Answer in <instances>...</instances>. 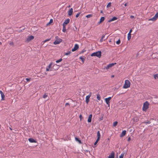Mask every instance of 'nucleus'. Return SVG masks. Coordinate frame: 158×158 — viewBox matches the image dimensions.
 Segmentation results:
<instances>
[{"label":"nucleus","instance_id":"nucleus-1","mask_svg":"<svg viewBox=\"0 0 158 158\" xmlns=\"http://www.w3.org/2000/svg\"><path fill=\"white\" fill-rule=\"evenodd\" d=\"M101 52L100 51H99L96 52H93L92 53L91 56H96L100 58L101 56Z\"/></svg>","mask_w":158,"mask_h":158},{"label":"nucleus","instance_id":"nucleus-2","mask_svg":"<svg viewBox=\"0 0 158 158\" xmlns=\"http://www.w3.org/2000/svg\"><path fill=\"white\" fill-rule=\"evenodd\" d=\"M55 39L56 40L53 43V44L55 45H56L59 44L62 41L61 39H60L57 36H56Z\"/></svg>","mask_w":158,"mask_h":158},{"label":"nucleus","instance_id":"nucleus-3","mask_svg":"<svg viewBox=\"0 0 158 158\" xmlns=\"http://www.w3.org/2000/svg\"><path fill=\"white\" fill-rule=\"evenodd\" d=\"M149 103L147 101L145 102L143 104L142 110L144 111H146L148 108Z\"/></svg>","mask_w":158,"mask_h":158},{"label":"nucleus","instance_id":"nucleus-4","mask_svg":"<svg viewBox=\"0 0 158 158\" xmlns=\"http://www.w3.org/2000/svg\"><path fill=\"white\" fill-rule=\"evenodd\" d=\"M130 83L129 80H126L125 81V83L123 86V88L126 89L130 87Z\"/></svg>","mask_w":158,"mask_h":158},{"label":"nucleus","instance_id":"nucleus-5","mask_svg":"<svg viewBox=\"0 0 158 158\" xmlns=\"http://www.w3.org/2000/svg\"><path fill=\"white\" fill-rule=\"evenodd\" d=\"M91 95L92 93L91 92H90L89 93V94L88 95H87L86 97L85 102L87 104L88 103L89 101V99L90 97L91 96Z\"/></svg>","mask_w":158,"mask_h":158},{"label":"nucleus","instance_id":"nucleus-6","mask_svg":"<svg viewBox=\"0 0 158 158\" xmlns=\"http://www.w3.org/2000/svg\"><path fill=\"white\" fill-rule=\"evenodd\" d=\"M112 97H109L108 98H106L105 99V102L107 105H108V106H110V100L111 99Z\"/></svg>","mask_w":158,"mask_h":158},{"label":"nucleus","instance_id":"nucleus-7","mask_svg":"<svg viewBox=\"0 0 158 158\" xmlns=\"http://www.w3.org/2000/svg\"><path fill=\"white\" fill-rule=\"evenodd\" d=\"M34 38V36L33 35H30L28 36L26 39V41L27 42H29L31 40L33 39Z\"/></svg>","mask_w":158,"mask_h":158},{"label":"nucleus","instance_id":"nucleus-8","mask_svg":"<svg viewBox=\"0 0 158 158\" xmlns=\"http://www.w3.org/2000/svg\"><path fill=\"white\" fill-rule=\"evenodd\" d=\"M116 63H111L109 64L107 66L105 67V69H106V70H107L110 68L111 67L113 66L114 65V64H116Z\"/></svg>","mask_w":158,"mask_h":158},{"label":"nucleus","instance_id":"nucleus-9","mask_svg":"<svg viewBox=\"0 0 158 158\" xmlns=\"http://www.w3.org/2000/svg\"><path fill=\"white\" fill-rule=\"evenodd\" d=\"M78 48H79L78 45L77 44H76L75 45L73 48L72 49V52H74V51H76V50H77V49H78Z\"/></svg>","mask_w":158,"mask_h":158},{"label":"nucleus","instance_id":"nucleus-10","mask_svg":"<svg viewBox=\"0 0 158 158\" xmlns=\"http://www.w3.org/2000/svg\"><path fill=\"white\" fill-rule=\"evenodd\" d=\"M52 65V63H51L48 66H47L46 68V71H51L52 70L51 69H49L51 67V66Z\"/></svg>","mask_w":158,"mask_h":158},{"label":"nucleus","instance_id":"nucleus-11","mask_svg":"<svg viewBox=\"0 0 158 158\" xmlns=\"http://www.w3.org/2000/svg\"><path fill=\"white\" fill-rule=\"evenodd\" d=\"M158 17V12H157L155 15L152 18L150 19L149 20H155Z\"/></svg>","mask_w":158,"mask_h":158},{"label":"nucleus","instance_id":"nucleus-12","mask_svg":"<svg viewBox=\"0 0 158 158\" xmlns=\"http://www.w3.org/2000/svg\"><path fill=\"white\" fill-rule=\"evenodd\" d=\"M70 21V19H66L63 24V26H66V25L69 23Z\"/></svg>","mask_w":158,"mask_h":158},{"label":"nucleus","instance_id":"nucleus-13","mask_svg":"<svg viewBox=\"0 0 158 158\" xmlns=\"http://www.w3.org/2000/svg\"><path fill=\"white\" fill-rule=\"evenodd\" d=\"M114 152L113 151L111 154L109 156L108 158H114Z\"/></svg>","mask_w":158,"mask_h":158},{"label":"nucleus","instance_id":"nucleus-14","mask_svg":"<svg viewBox=\"0 0 158 158\" xmlns=\"http://www.w3.org/2000/svg\"><path fill=\"white\" fill-rule=\"evenodd\" d=\"M0 93L1 94V100H4L5 99V95L3 93L2 91L1 90L0 91Z\"/></svg>","mask_w":158,"mask_h":158},{"label":"nucleus","instance_id":"nucleus-15","mask_svg":"<svg viewBox=\"0 0 158 158\" xmlns=\"http://www.w3.org/2000/svg\"><path fill=\"white\" fill-rule=\"evenodd\" d=\"M126 130H124L120 134V136L121 137H122L124 136L126 134Z\"/></svg>","mask_w":158,"mask_h":158},{"label":"nucleus","instance_id":"nucleus-16","mask_svg":"<svg viewBox=\"0 0 158 158\" xmlns=\"http://www.w3.org/2000/svg\"><path fill=\"white\" fill-rule=\"evenodd\" d=\"M59 68V66L57 64H55L53 66V69L54 70H57Z\"/></svg>","mask_w":158,"mask_h":158},{"label":"nucleus","instance_id":"nucleus-17","mask_svg":"<svg viewBox=\"0 0 158 158\" xmlns=\"http://www.w3.org/2000/svg\"><path fill=\"white\" fill-rule=\"evenodd\" d=\"M28 141L30 142L31 143H36V140H35L34 139L32 138H30L28 139Z\"/></svg>","mask_w":158,"mask_h":158},{"label":"nucleus","instance_id":"nucleus-18","mask_svg":"<svg viewBox=\"0 0 158 158\" xmlns=\"http://www.w3.org/2000/svg\"><path fill=\"white\" fill-rule=\"evenodd\" d=\"M92 114H90L89 115L88 117V119L87 121L88 123H90L91 122L92 120Z\"/></svg>","mask_w":158,"mask_h":158},{"label":"nucleus","instance_id":"nucleus-19","mask_svg":"<svg viewBox=\"0 0 158 158\" xmlns=\"http://www.w3.org/2000/svg\"><path fill=\"white\" fill-rule=\"evenodd\" d=\"M73 12V9L71 8L68 11V15L69 16H71Z\"/></svg>","mask_w":158,"mask_h":158},{"label":"nucleus","instance_id":"nucleus-20","mask_svg":"<svg viewBox=\"0 0 158 158\" xmlns=\"http://www.w3.org/2000/svg\"><path fill=\"white\" fill-rule=\"evenodd\" d=\"M117 19V18L115 17H114L112 18V19H110L109 20L108 22H110L112 21H114V20H115Z\"/></svg>","mask_w":158,"mask_h":158},{"label":"nucleus","instance_id":"nucleus-21","mask_svg":"<svg viewBox=\"0 0 158 158\" xmlns=\"http://www.w3.org/2000/svg\"><path fill=\"white\" fill-rule=\"evenodd\" d=\"M97 139L98 140H100L101 137V134L99 131H98L97 133Z\"/></svg>","mask_w":158,"mask_h":158},{"label":"nucleus","instance_id":"nucleus-22","mask_svg":"<svg viewBox=\"0 0 158 158\" xmlns=\"http://www.w3.org/2000/svg\"><path fill=\"white\" fill-rule=\"evenodd\" d=\"M103 116H104L103 114L102 113L101 114V116L98 119L100 121L103 120Z\"/></svg>","mask_w":158,"mask_h":158},{"label":"nucleus","instance_id":"nucleus-23","mask_svg":"<svg viewBox=\"0 0 158 158\" xmlns=\"http://www.w3.org/2000/svg\"><path fill=\"white\" fill-rule=\"evenodd\" d=\"M84 57H85L84 56H80L79 57V59H80L82 60L83 63H84V61L85 60Z\"/></svg>","mask_w":158,"mask_h":158},{"label":"nucleus","instance_id":"nucleus-24","mask_svg":"<svg viewBox=\"0 0 158 158\" xmlns=\"http://www.w3.org/2000/svg\"><path fill=\"white\" fill-rule=\"evenodd\" d=\"M75 140L78 141L80 143H81V140L78 138L75 137Z\"/></svg>","mask_w":158,"mask_h":158},{"label":"nucleus","instance_id":"nucleus-25","mask_svg":"<svg viewBox=\"0 0 158 158\" xmlns=\"http://www.w3.org/2000/svg\"><path fill=\"white\" fill-rule=\"evenodd\" d=\"M131 34L128 33L127 35V39L128 40H129L131 38Z\"/></svg>","mask_w":158,"mask_h":158},{"label":"nucleus","instance_id":"nucleus-26","mask_svg":"<svg viewBox=\"0 0 158 158\" xmlns=\"http://www.w3.org/2000/svg\"><path fill=\"white\" fill-rule=\"evenodd\" d=\"M105 19V17H101L100 19V22H102Z\"/></svg>","mask_w":158,"mask_h":158},{"label":"nucleus","instance_id":"nucleus-27","mask_svg":"<svg viewBox=\"0 0 158 158\" xmlns=\"http://www.w3.org/2000/svg\"><path fill=\"white\" fill-rule=\"evenodd\" d=\"M139 118L137 117L134 118V121H135L136 122H137L139 121Z\"/></svg>","mask_w":158,"mask_h":158},{"label":"nucleus","instance_id":"nucleus-28","mask_svg":"<svg viewBox=\"0 0 158 158\" xmlns=\"http://www.w3.org/2000/svg\"><path fill=\"white\" fill-rule=\"evenodd\" d=\"M63 29H62V31L64 32H65L66 31V27L65 26H63Z\"/></svg>","mask_w":158,"mask_h":158},{"label":"nucleus","instance_id":"nucleus-29","mask_svg":"<svg viewBox=\"0 0 158 158\" xmlns=\"http://www.w3.org/2000/svg\"><path fill=\"white\" fill-rule=\"evenodd\" d=\"M97 99L98 100H100V99H101V97H100V96L99 95V94H98L97 95Z\"/></svg>","mask_w":158,"mask_h":158},{"label":"nucleus","instance_id":"nucleus-30","mask_svg":"<svg viewBox=\"0 0 158 158\" xmlns=\"http://www.w3.org/2000/svg\"><path fill=\"white\" fill-rule=\"evenodd\" d=\"M62 60V58H60L59 60H57L56 61V63H59L60 62H61Z\"/></svg>","mask_w":158,"mask_h":158},{"label":"nucleus","instance_id":"nucleus-31","mask_svg":"<svg viewBox=\"0 0 158 158\" xmlns=\"http://www.w3.org/2000/svg\"><path fill=\"white\" fill-rule=\"evenodd\" d=\"M154 78L156 79H158V74H155L154 75Z\"/></svg>","mask_w":158,"mask_h":158},{"label":"nucleus","instance_id":"nucleus-32","mask_svg":"<svg viewBox=\"0 0 158 158\" xmlns=\"http://www.w3.org/2000/svg\"><path fill=\"white\" fill-rule=\"evenodd\" d=\"M118 122L115 121L114 122L113 124V126L114 127H115L118 124Z\"/></svg>","mask_w":158,"mask_h":158},{"label":"nucleus","instance_id":"nucleus-33","mask_svg":"<svg viewBox=\"0 0 158 158\" xmlns=\"http://www.w3.org/2000/svg\"><path fill=\"white\" fill-rule=\"evenodd\" d=\"M92 16H93V15L92 14H89V15H87L86 16V17L87 18H89L92 17Z\"/></svg>","mask_w":158,"mask_h":158},{"label":"nucleus","instance_id":"nucleus-34","mask_svg":"<svg viewBox=\"0 0 158 158\" xmlns=\"http://www.w3.org/2000/svg\"><path fill=\"white\" fill-rule=\"evenodd\" d=\"M111 3L110 2H109L108 4H107L106 7L107 8L110 7L111 6Z\"/></svg>","mask_w":158,"mask_h":158},{"label":"nucleus","instance_id":"nucleus-35","mask_svg":"<svg viewBox=\"0 0 158 158\" xmlns=\"http://www.w3.org/2000/svg\"><path fill=\"white\" fill-rule=\"evenodd\" d=\"M151 122L150 121H147V122H143V123H145L146 125H147L148 124H149L151 123Z\"/></svg>","mask_w":158,"mask_h":158},{"label":"nucleus","instance_id":"nucleus-36","mask_svg":"<svg viewBox=\"0 0 158 158\" xmlns=\"http://www.w3.org/2000/svg\"><path fill=\"white\" fill-rule=\"evenodd\" d=\"M121 41L120 39H119L118 41L116 42V44H119L120 43Z\"/></svg>","mask_w":158,"mask_h":158},{"label":"nucleus","instance_id":"nucleus-37","mask_svg":"<svg viewBox=\"0 0 158 158\" xmlns=\"http://www.w3.org/2000/svg\"><path fill=\"white\" fill-rule=\"evenodd\" d=\"M48 97V95L46 94H45L43 96V98H46Z\"/></svg>","mask_w":158,"mask_h":158},{"label":"nucleus","instance_id":"nucleus-38","mask_svg":"<svg viewBox=\"0 0 158 158\" xmlns=\"http://www.w3.org/2000/svg\"><path fill=\"white\" fill-rule=\"evenodd\" d=\"M51 38H49L48 39H46V40H44L43 42L44 43L47 42V41L50 40H51Z\"/></svg>","mask_w":158,"mask_h":158},{"label":"nucleus","instance_id":"nucleus-39","mask_svg":"<svg viewBox=\"0 0 158 158\" xmlns=\"http://www.w3.org/2000/svg\"><path fill=\"white\" fill-rule=\"evenodd\" d=\"M124 153H122L120 156H119V158H123V156H124Z\"/></svg>","mask_w":158,"mask_h":158},{"label":"nucleus","instance_id":"nucleus-40","mask_svg":"<svg viewBox=\"0 0 158 158\" xmlns=\"http://www.w3.org/2000/svg\"><path fill=\"white\" fill-rule=\"evenodd\" d=\"M71 53V52L70 51H68V52L65 53V55H68L70 54Z\"/></svg>","mask_w":158,"mask_h":158},{"label":"nucleus","instance_id":"nucleus-41","mask_svg":"<svg viewBox=\"0 0 158 158\" xmlns=\"http://www.w3.org/2000/svg\"><path fill=\"white\" fill-rule=\"evenodd\" d=\"M53 22V20L52 19H51L50 20V21L47 24V25H48V24H49L50 23H52Z\"/></svg>","mask_w":158,"mask_h":158},{"label":"nucleus","instance_id":"nucleus-42","mask_svg":"<svg viewBox=\"0 0 158 158\" xmlns=\"http://www.w3.org/2000/svg\"><path fill=\"white\" fill-rule=\"evenodd\" d=\"M99 140H98V139H97V140H96V141L95 142V143H94V145H96L97 144V143L98 142V141H99Z\"/></svg>","mask_w":158,"mask_h":158},{"label":"nucleus","instance_id":"nucleus-43","mask_svg":"<svg viewBox=\"0 0 158 158\" xmlns=\"http://www.w3.org/2000/svg\"><path fill=\"white\" fill-rule=\"evenodd\" d=\"M80 13H77L76 15V18H77L79 17V16L80 15Z\"/></svg>","mask_w":158,"mask_h":158},{"label":"nucleus","instance_id":"nucleus-44","mask_svg":"<svg viewBox=\"0 0 158 158\" xmlns=\"http://www.w3.org/2000/svg\"><path fill=\"white\" fill-rule=\"evenodd\" d=\"M31 79V78H26V80H27V81H30Z\"/></svg>","mask_w":158,"mask_h":158},{"label":"nucleus","instance_id":"nucleus-45","mask_svg":"<svg viewBox=\"0 0 158 158\" xmlns=\"http://www.w3.org/2000/svg\"><path fill=\"white\" fill-rule=\"evenodd\" d=\"M79 118L80 119V120H81L82 118V116L81 114L79 115Z\"/></svg>","mask_w":158,"mask_h":158},{"label":"nucleus","instance_id":"nucleus-46","mask_svg":"<svg viewBox=\"0 0 158 158\" xmlns=\"http://www.w3.org/2000/svg\"><path fill=\"white\" fill-rule=\"evenodd\" d=\"M68 105H69V106H70V104L69 103H66L65 104V106H68Z\"/></svg>","mask_w":158,"mask_h":158},{"label":"nucleus","instance_id":"nucleus-47","mask_svg":"<svg viewBox=\"0 0 158 158\" xmlns=\"http://www.w3.org/2000/svg\"><path fill=\"white\" fill-rule=\"evenodd\" d=\"M132 29H131L130 30L129 32L128 33L131 34V33L132 32Z\"/></svg>","mask_w":158,"mask_h":158},{"label":"nucleus","instance_id":"nucleus-48","mask_svg":"<svg viewBox=\"0 0 158 158\" xmlns=\"http://www.w3.org/2000/svg\"><path fill=\"white\" fill-rule=\"evenodd\" d=\"M103 39L101 38L100 39V41L101 42H102L103 41Z\"/></svg>","mask_w":158,"mask_h":158},{"label":"nucleus","instance_id":"nucleus-49","mask_svg":"<svg viewBox=\"0 0 158 158\" xmlns=\"http://www.w3.org/2000/svg\"><path fill=\"white\" fill-rule=\"evenodd\" d=\"M134 18V16H133V15H131V16H130V18H131V19H133V18Z\"/></svg>","mask_w":158,"mask_h":158},{"label":"nucleus","instance_id":"nucleus-50","mask_svg":"<svg viewBox=\"0 0 158 158\" xmlns=\"http://www.w3.org/2000/svg\"><path fill=\"white\" fill-rule=\"evenodd\" d=\"M131 140V138H130V137H129L128 139H127V141H130Z\"/></svg>","mask_w":158,"mask_h":158},{"label":"nucleus","instance_id":"nucleus-51","mask_svg":"<svg viewBox=\"0 0 158 158\" xmlns=\"http://www.w3.org/2000/svg\"><path fill=\"white\" fill-rule=\"evenodd\" d=\"M102 22H100V21L98 23V25H99L101 23H102Z\"/></svg>","mask_w":158,"mask_h":158},{"label":"nucleus","instance_id":"nucleus-52","mask_svg":"<svg viewBox=\"0 0 158 158\" xmlns=\"http://www.w3.org/2000/svg\"><path fill=\"white\" fill-rule=\"evenodd\" d=\"M102 22H100V21L98 23V25H99L101 23H102Z\"/></svg>","mask_w":158,"mask_h":158},{"label":"nucleus","instance_id":"nucleus-53","mask_svg":"<svg viewBox=\"0 0 158 158\" xmlns=\"http://www.w3.org/2000/svg\"><path fill=\"white\" fill-rule=\"evenodd\" d=\"M105 37V35H103L102 36V39H103Z\"/></svg>","mask_w":158,"mask_h":158},{"label":"nucleus","instance_id":"nucleus-54","mask_svg":"<svg viewBox=\"0 0 158 158\" xmlns=\"http://www.w3.org/2000/svg\"><path fill=\"white\" fill-rule=\"evenodd\" d=\"M124 5L125 6H127V3H125L124 4Z\"/></svg>","mask_w":158,"mask_h":158},{"label":"nucleus","instance_id":"nucleus-55","mask_svg":"<svg viewBox=\"0 0 158 158\" xmlns=\"http://www.w3.org/2000/svg\"><path fill=\"white\" fill-rule=\"evenodd\" d=\"M85 51H84V50H82V51H81V53H83Z\"/></svg>","mask_w":158,"mask_h":158},{"label":"nucleus","instance_id":"nucleus-56","mask_svg":"<svg viewBox=\"0 0 158 158\" xmlns=\"http://www.w3.org/2000/svg\"><path fill=\"white\" fill-rule=\"evenodd\" d=\"M9 128L10 130L12 131V129L11 127H10Z\"/></svg>","mask_w":158,"mask_h":158},{"label":"nucleus","instance_id":"nucleus-57","mask_svg":"<svg viewBox=\"0 0 158 158\" xmlns=\"http://www.w3.org/2000/svg\"><path fill=\"white\" fill-rule=\"evenodd\" d=\"M100 12H101V13H103V11L102 10H101Z\"/></svg>","mask_w":158,"mask_h":158},{"label":"nucleus","instance_id":"nucleus-58","mask_svg":"<svg viewBox=\"0 0 158 158\" xmlns=\"http://www.w3.org/2000/svg\"><path fill=\"white\" fill-rule=\"evenodd\" d=\"M109 42H111V39H110V40L109 41Z\"/></svg>","mask_w":158,"mask_h":158},{"label":"nucleus","instance_id":"nucleus-59","mask_svg":"<svg viewBox=\"0 0 158 158\" xmlns=\"http://www.w3.org/2000/svg\"><path fill=\"white\" fill-rule=\"evenodd\" d=\"M114 75H112L111 76V77H114Z\"/></svg>","mask_w":158,"mask_h":158},{"label":"nucleus","instance_id":"nucleus-60","mask_svg":"<svg viewBox=\"0 0 158 158\" xmlns=\"http://www.w3.org/2000/svg\"><path fill=\"white\" fill-rule=\"evenodd\" d=\"M2 44V43L0 42V45H1Z\"/></svg>","mask_w":158,"mask_h":158},{"label":"nucleus","instance_id":"nucleus-61","mask_svg":"<svg viewBox=\"0 0 158 158\" xmlns=\"http://www.w3.org/2000/svg\"><path fill=\"white\" fill-rule=\"evenodd\" d=\"M70 5H69V6L68 7H70Z\"/></svg>","mask_w":158,"mask_h":158},{"label":"nucleus","instance_id":"nucleus-62","mask_svg":"<svg viewBox=\"0 0 158 158\" xmlns=\"http://www.w3.org/2000/svg\"><path fill=\"white\" fill-rule=\"evenodd\" d=\"M68 136L67 135H66V137H68Z\"/></svg>","mask_w":158,"mask_h":158},{"label":"nucleus","instance_id":"nucleus-63","mask_svg":"<svg viewBox=\"0 0 158 158\" xmlns=\"http://www.w3.org/2000/svg\"><path fill=\"white\" fill-rule=\"evenodd\" d=\"M68 136L67 135H66V137H68Z\"/></svg>","mask_w":158,"mask_h":158}]
</instances>
